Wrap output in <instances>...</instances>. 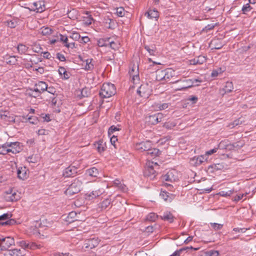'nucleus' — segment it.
<instances>
[{
	"mask_svg": "<svg viewBox=\"0 0 256 256\" xmlns=\"http://www.w3.org/2000/svg\"><path fill=\"white\" fill-rule=\"evenodd\" d=\"M145 49L149 52L150 55L154 56L156 52V47L154 45L144 46Z\"/></svg>",
	"mask_w": 256,
	"mask_h": 256,
	"instance_id": "4c0bfd02",
	"label": "nucleus"
},
{
	"mask_svg": "<svg viewBox=\"0 0 256 256\" xmlns=\"http://www.w3.org/2000/svg\"><path fill=\"white\" fill-rule=\"evenodd\" d=\"M16 223V221L14 219L7 220L4 222L1 223L2 226L8 225L11 226L14 224Z\"/></svg>",
	"mask_w": 256,
	"mask_h": 256,
	"instance_id": "6e6d98bb",
	"label": "nucleus"
},
{
	"mask_svg": "<svg viewBox=\"0 0 256 256\" xmlns=\"http://www.w3.org/2000/svg\"><path fill=\"white\" fill-rule=\"evenodd\" d=\"M48 89V86L45 82H40L36 85V88L34 91L36 92H44Z\"/></svg>",
	"mask_w": 256,
	"mask_h": 256,
	"instance_id": "aec40b11",
	"label": "nucleus"
},
{
	"mask_svg": "<svg viewBox=\"0 0 256 256\" xmlns=\"http://www.w3.org/2000/svg\"><path fill=\"white\" fill-rule=\"evenodd\" d=\"M252 9V8L249 4H246L244 5L242 8L243 14H246L248 12H250Z\"/></svg>",
	"mask_w": 256,
	"mask_h": 256,
	"instance_id": "3c124183",
	"label": "nucleus"
},
{
	"mask_svg": "<svg viewBox=\"0 0 256 256\" xmlns=\"http://www.w3.org/2000/svg\"><path fill=\"white\" fill-rule=\"evenodd\" d=\"M17 50L20 54H25L28 52V47L23 44H19L17 46Z\"/></svg>",
	"mask_w": 256,
	"mask_h": 256,
	"instance_id": "ea45409f",
	"label": "nucleus"
},
{
	"mask_svg": "<svg viewBox=\"0 0 256 256\" xmlns=\"http://www.w3.org/2000/svg\"><path fill=\"white\" fill-rule=\"evenodd\" d=\"M129 74L130 77L132 78L131 81L134 84H136L139 82V72L138 68L132 67L131 70L129 71Z\"/></svg>",
	"mask_w": 256,
	"mask_h": 256,
	"instance_id": "9b49d317",
	"label": "nucleus"
},
{
	"mask_svg": "<svg viewBox=\"0 0 256 256\" xmlns=\"http://www.w3.org/2000/svg\"><path fill=\"white\" fill-rule=\"evenodd\" d=\"M62 104L61 100H58L57 97H54L52 100V104L54 106L58 107Z\"/></svg>",
	"mask_w": 256,
	"mask_h": 256,
	"instance_id": "603ef678",
	"label": "nucleus"
},
{
	"mask_svg": "<svg viewBox=\"0 0 256 256\" xmlns=\"http://www.w3.org/2000/svg\"><path fill=\"white\" fill-rule=\"evenodd\" d=\"M32 50L34 52L39 53L41 52L42 48L39 44H35L32 46Z\"/></svg>",
	"mask_w": 256,
	"mask_h": 256,
	"instance_id": "bf43d9fd",
	"label": "nucleus"
},
{
	"mask_svg": "<svg viewBox=\"0 0 256 256\" xmlns=\"http://www.w3.org/2000/svg\"><path fill=\"white\" fill-rule=\"evenodd\" d=\"M41 247L40 245L36 244L34 242H28V249L35 250L36 248H40Z\"/></svg>",
	"mask_w": 256,
	"mask_h": 256,
	"instance_id": "a18cd8bd",
	"label": "nucleus"
},
{
	"mask_svg": "<svg viewBox=\"0 0 256 256\" xmlns=\"http://www.w3.org/2000/svg\"><path fill=\"white\" fill-rule=\"evenodd\" d=\"M206 62V58L204 56H200L198 57L190 60L191 64H202Z\"/></svg>",
	"mask_w": 256,
	"mask_h": 256,
	"instance_id": "6ab92c4d",
	"label": "nucleus"
},
{
	"mask_svg": "<svg viewBox=\"0 0 256 256\" xmlns=\"http://www.w3.org/2000/svg\"><path fill=\"white\" fill-rule=\"evenodd\" d=\"M105 144L104 143L102 140H99L95 144L97 150L100 153L104 152L106 150Z\"/></svg>",
	"mask_w": 256,
	"mask_h": 256,
	"instance_id": "f704fd0d",
	"label": "nucleus"
},
{
	"mask_svg": "<svg viewBox=\"0 0 256 256\" xmlns=\"http://www.w3.org/2000/svg\"><path fill=\"white\" fill-rule=\"evenodd\" d=\"M178 172L175 170H171L162 176V180L170 182H175L178 180Z\"/></svg>",
	"mask_w": 256,
	"mask_h": 256,
	"instance_id": "0eeeda50",
	"label": "nucleus"
},
{
	"mask_svg": "<svg viewBox=\"0 0 256 256\" xmlns=\"http://www.w3.org/2000/svg\"><path fill=\"white\" fill-rule=\"evenodd\" d=\"M158 218V215L155 213H150L146 217V220L149 222H154Z\"/></svg>",
	"mask_w": 256,
	"mask_h": 256,
	"instance_id": "79ce46f5",
	"label": "nucleus"
},
{
	"mask_svg": "<svg viewBox=\"0 0 256 256\" xmlns=\"http://www.w3.org/2000/svg\"><path fill=\"white\" fill-rule=\"evenodd\" d=\"M16 62V59L15 56H10L6 61V63L10 64H14Z\"/></svg>",
	"mask_w": 256,
	"mask_h": 256,
	"instance_id": "680f3d73",
	"label": "nucleus"
},
{
	"mask_svg": "<svg viewBox=\"0 0 256 256\" xmlns=\"http://www.w3.org/2000/svg\"><path fill=\"white\" fill-rule=\"evenodd\" d=\"M10 152L13 154H16L18 152H19V150H12V149H8L7 148H2V147L0 146V154L4 155V154H7L8 152Z\"/></svg>",
	"mask_w": 256,
	"mask_h": 256,
	"instance_id": "c9c22d12",
	"label": "nucleus"
},
{
	"mask_svg": "<svg viewBox=\"0 0 256 256\" xmlns=\"http://www.w3.org/2000/svg\"><path fill=\"white\" fill-rule=\"evenodd\" d=\"M146 154L150 156L152 158H154L158 156L160 154V152L157 148H150V150H148L146 152Z\"/></svg>",
	"mask_w": 256,
	"mask_h": 256,
	"instance_id": "c756f323",
	"label": "nucleus"
},
{
	"mask_svg": "<svg viewBox=\"0 0 256 256\" xmlns=\"http://www.w3.org/2000/svg\"><path fill=\"white\" fill-rule=\"evenodd\" d=\"M114 184L117 187L124 190V186L120 183V182L118 180H114Z\"/></svg>",
	"mask_w": 256,
	"mask_h": 256,
	"instance_id": "e2e57ef3",
	"label": "nucleus"
},
{
	"mask_svg": "<svg viewBox=\"0 0 256 256\" xmlns=\"http://www.w3.org/2000/svg\"><path fill=\"white\" fill-rule=\"evenodd\" d=\"M168 194H169L166 192L162 191L160 194V196L164 201L170 202L172 198Z\"/></svg>",
	"mask_w": 256,
	"mask_h": 256,
	"instance_id": "37998d69",
	"label": "nucleus"
},
{
	"mask_svg": "<svg viewBox=\"0 0 256 256\" xmlns=\"http://www.w3.org/2000/svg\"><path fill=\"white\" fill-rule=\"evenodd\" d=\"M164 70H158L156 71V80L164 82Z\"/></svg>",
	"mask_w": 256,
	"mask_h": 256,
	"instance_id": "7c9ffc66",
	"label": "nucleus"
},
{
	"mask_svg": "<svg viewBox=\"0 0 256 256\" xmlns=\"http://www.w3.org/2000/svg\"><path fill=\"white\" fill-rule=\"evenodd\" d=\"M224 46L220 40L216 38L212 40L210 43V46L212 49L218 50Z\"/></svg>",
	"mask_w": 256,
	"mask_h": 256,
	"instance_id": "f3484780",
	"label": "nucleus"
},
{
	"mask_svg": "<svg viewBox=\"0 0 256 256\" xmlns=\"http://www.w3.org/2000/svg\"><path fill=\"white\" fill-rule=\"evenodd\" d=\"M28 242H28V241L23 240H20V241L18 242V244L20 246H21L22 248H24L23 250H25L26 249H28Z\"/></svg>",
	"mask_w": 256,
	"mask_h": 256,
	"instance_id": "de8ad7c7",
	"label": "nucleus"
},
{
	"mask_svg": "<svg viewBox=\"0 0 256 256\" xmlns=\"http://www.w3.org/2000/svg\"><path fill=\"white\" fill-rule=\"evenodd\" d=\"M111 202L112 200L110 199H105L100 204L99 207L101 208L102 210H106L107 208H108L110 206H112Z\"/></svg>",
	"mask_w": 256,
	"mask_h": 256,
	"instance_id": "a878e982",
	"label": "nucleus"
},
{
	"mask_svg": "<svg viewBox=\"0 0 256 256\" xmlns=\"http://www.w3.org/2000/svg\"><path fill=\"white\" fill-rule=\"evenodd\" d=\"M17 174L18 178L22 180H25L28 177L26 168L25 167L19 168L18 170Z\"/></svg>",
	"mask_w": 256,
	"mask_h": 256,
	"instance_id": "393cba45",
	"label": "nucleus"
},
{
	"mask_svg": "<svg viewBox=\"0 0 256 256\" xmlns=\"http://www.w3.org/2000/svg\"><path fill=\"white\" fill-rule=\"evenodd\" d=\"M232 144L234 145V150H236V149L238 150V149L240 148H242V146H243L244 145V142L242 141H239V142L233 143Z\"/></svg>",
	"mask_w": 256,
	"mask_h": 256,
	"instance_id": "13d9d810",
	"label": "nucleus"
},
{
	"mask_svg": "<svg viewBox=\"0 0 256 256\" xmlns=\"http://www.w3.org/2000/svg\"><path fill=\"white\" fill-rule=\"evenodd\" d=\"M82 184V182L78 180H74V182L65 191L66 194L69 196H71L74 194H78L80 190Z\"/></svg>",
	"mask_w": 256,
	"mask_h": 256,
	"instance_id": "f03ea898",
	"label": "nucleus"
},
{
	"mask_svg": "<svg viewBox=\"0 0 256 256\" xmlns=\"http://www.w3.org/2000/svg\"><path fill=\"white\" fill-rule=\"evenodd\" d=\"M116 94V88L114 84L106 82L104 83L100 92V96H114Z\"/></svg>",
	"mask_w": 256,
	"mask_h": 256,
	"instance_id": "f257e3e1",
	"label": "nucleus"
},
{
	"mask_svg": "<svg viewBox=\"0 0 256 256\" xmlns=\"http://www.w3.org/2000/svg\"><path fill=\"white\" fill-rule=\"evenodd\" d=\"M145 15L150 18H156L159 16L158 12L156 9L148 10L145 14Z\"/></svg>",
	"mask_w": 256,
	"mask_h": 256,
	"instance_id": "c85d7f7f",
	"label": "nucleus"
},
{
	"mask_svg": "<svg viewBox=\"0 0 256 256\" xmlns=\"http://www.w3.org/2000/svg\"><path fill=\"white\" fill-rule=\"evenodd\" d=\"M211 226L215 230H217L222 228L223 226L222 224H220L217 223H210Z\"/></svg>",
	"mask_w": 256,
	"mask_h": 256,
	"instance_id": "5fc2aeb1",
	"label": "nucleus"
},
{
	"mask_svg": "<svg viewBox=\"0 0 256 256\" xmlns=\"http://www.w3.org/2000/svg\"><path fill=\"white\" fill-rule=\"evenodd\" d=\"M234 190H230L228 192H225L224 191H222L220 192V196H230L234 192Z\"/></svg>",
	"mask_w": 256,
	"mask_h": 256,
	"instance_id": "0e129e2a",
	"label": "nucleus"
},
{
	"mask_svg": "<svg viewBox=\"0 0 256 256\" xmlns=\"http://www.w3.org/2000/svg\"><path fill=\"white\" fill-rule=\"evenodd\" d=\"M86 174L92 177H96L98 174V169L94 167L86 170Z\"/></svg>",
	"mask_w": 256,
	"mask_h": 256,
	"instance_id": "72a5a7b5",
	"label": "nucleus"
},
{
	"mask_svg": "<svg viewBox=\"0 0 256 256\" xmlns=\"http://www.w3.org/2000/svg\"><path fill=\"white\" fill-rule=\"evenodd\" d=\"M241 123L242 121H240V119H238L235 120L232 123L230 124L228 126L230 127L231 128H233L235 126H238Z\"/></svg>",
	"mask_w": 256,
	"mask_h": 256,
	"instance_id": "774afa93",
	"label": "nucleus"
},
{
	"mask_svg": "<svg viewBox=\"0 0 256 256\" xmlns=\"http://www.w3.org/2000/svg\"><path fill=\"white\" fill-rule=\"evenodd\" d=\"M234 86L232 82H226L224 87L220 90V94L224 96L232 92Z\"/></svg>",
	"mask_w": 256,
	"mask_h": 256,
	"instance_id": "f8f14e48",
	"label": "nucleus"
},
{
	"mask_svg": "<svg viewBox=\"0 0 256 256\" xmlns=\"http://www.w3.org/2000/svg\"><path fill=\"white\" fill-rule=\"evenodd\" d=\"M174 71L171 68L164 70V82H167L170 81V78L174 75Z\"/></svg>",
	"mask_w": 256,
	"mask_h": 256,
	"instance_id": "4be33fe9",
	"label": "nucleus"
},
{
	"mask_svg": "<svg viewBox=\"0 0 256 256\" xmlns=\"http://www.w3.org/2000/svg\"><path fill=\"white\" fill-rule=\"evenodd\" d=\"M77 173V168L74 166H69L66 168L64 172L63 176L64 177L74 176Z\"/></svg>",
	"mask_w": 256,
	"mask_h": 256,
	"instance_id": "ddd939ff",
	"label": "nucleus"
},
{
	"mask_svg": "<svg viewBox=\"0 0 256 256\" xmlns=\"http://www.w3.org/2000/svg\"><path fill=\"white\" fill-rule=\"evenodd\" d=\"M4 198L6 202H16L20 198L16 190L12 188H9L4 192Z\"/></svg>",
	"mask_w": 256,
	"mask_h": 256,
	"instance_id": "39448f33",
	"label": "nucleus"
},
{
	"mask_svg": "<svg viewBox=\"0 0 256 256\" xmlns=\"http://www.w3.org/2000/svg\"><path fill=\"white\" fill-rule=\"evenodd\" d=\"M202 81L200 79H187L183 81L179 82L180 83V86L176 88V90H184L192 86H198V83L202 82Z\"/></svg>",
	"mask_w": 256,
	"mask_h": 256,
	"instance_id": "7ed1b4c3",
	"label": "nucleus"
},
{
	"mask_svg": "<svg viewBox=\"0 0 256 256\" xmlns=\"http://www.w3.org/2000/svg\"><path fill=\"white\" fill-rule=\"evenodd\" d=\"M110 38H100L98 41V44L99 46H106L108 45Z\"/></svg>",
	"mask_w": 256,
	"mask_h": 256,
	"instance_id": "58836bf2",
	"label": "nucleus"
},
{
	"mask_svg": "<svg viewBox=\"0 0 256 256\" xmlns=\"http://www.w3.org/2000/svg\"><path fill=\"white\" fill-rule=\"evenodd\" d=\"M214 27V24H208L204 28H203L202 31L206 32H208L209 30H212Z\"/></svg>",
	"mask_w": 256,
	"mask_h": 256,
	"instance_id": "338daca9",
	"label": "nucleus"
},
{
	"mask_svg": "<svg viewBox=\"0 0 256 256\" xmlns=\"http://www.w3.org/2000/svg\"><path fill=\"white\" fill-rule=\"evenodd\" d=\"M19 22L20 20L18 18H14L10 20H7L6 22L9 28H15L18 25Z\"/></svg>",
	"mask_w": 256,
	"mask_h": 256,
	"instance_id": "473e14b6",
	"label": "nucleus"
},
{
	"mask_svg": "<svg viewBox=\"0 0 256 256\" xmlns=\"http://www.w3.org/2000/svg\"><path fill=\"white\" fill-rule=\"evenodd\" d=\"M102 194V192L98 190H93L89 194L87 193L86 194V198H88L89 200H90L98 197L100 194Z\"/></svg>",
	"mask_w": 256,
	"mask_h": 256,
	"instance_id": "b1692460",
	"label": "nucleus"
},
{
	"mask_svg": "<svg viewBox=\"0 0 256 256\" xmlns=\"http://www.w3.org/2000/svg\"><path fill=\"white\" fill-rule=\"evenodd\" d=\"M206 160L204 156H200L197 157H194L190 160V162L192 164L197 166L201 164Z\"/></svg>",
	"mask_w": 256,
	"mask_h": 256,
	"instance_id": "a211bd4d",
	"label": "nucleus"
},
{
	"mask_svg": "<svg viewBox=\"0 0 256 256\" xmlns=\"http://www.w3.org/2000/svg\"><path fill=\"white\" fill-rule=\"evenodd\" d=\"M26 254L24 250L14 248L8 251L6 255L8 256H24Z\"/></svg>",
	"mask_w": 256,
	"mask_h": 256,
	"instance_id": "dca6fc26",
	"label": "nucleus"
},
{
	"mask_svg": "<svg viewBox=\"0 0 256 256\" xmlns=\"http://www.w3.org/2000/svg\"><path fill=\"white\" fill-rule=\"evenodd\" d=\"M68 17L71 20H76L78 18V12L76 9H72L68 12Z\"/></svg>",
	"mask_w": 256,
	"mask_h": 256,
	"instance_id": "2f4dec72",
	"label": "nucleus"
},
{
	"mask_svg": "<svg viewBox=\"0 0 256 256\" xmlns=\"http://www.w3.org/2000/svg\"><path fill=\"white\" fill-rule=\"evenodd\" d=\"M120 129L114 126H112L108 130V134L110 136L115 131H118Z\"/></svg>",
	"mask_w": 256,
	"mask_h": 256,
	"instance_id": "4d7b16f0",
	"label": "nucleus"
},
{
	"mask_svg": "<svg viewBox=\"0 0 256 256\" xmlns=\"http://www.w3.org/2000/svg\"><path fill=\"white\" fill-rule=\"evenodd\" d=\"M154 166H158L156 162L154 163L150 161L147 162L144 172V176L150 178H154L156 171L154 170Z\"/></svg>",
	"mask_w": 256,
	"mask_h": 256,
	"instance_id": "20e7f679",
	"label": "nucleus"
},
{
	"mask_svg": "<svg viewBox=\"0 0 256 256\" xmlns=\"http://www.w3.org/2000/svg\"><path fill=\"white\" fill-rule=\"evenodd\" d=\"M114 26L115 23L114 20L110 18H108L106 20V21L104 22L105 27L110 29H113L114 28Z\"/></svg>",
	"mask_w": 256,
	"mask_h": 256,
	"instance_id": "e433bc0d",
	"label": "nucleus"
},
{
	"mask_svg": "<svg viewBox=\"0 0 256 256\" xmlns=\"http://www.w3.org/2000/svg\"><path fill=\"white\" fill-rule=\"evenodd\" d=\"M77 214L75 212H70L65 219L68 224L70 223L80 222V220L76 218Z\"/></svg>",
	"mask_w": 256,
	"mask_h": 256,
	"instance_id": "4468645a",
	"label": "nucleus"
},
{
	"mask_svg": "<svg viewBox=\"0 0 256 256\" xmlns=\"http://www.w3.org/2000/svg\"><path fill=\"white\" fill-rule=\"evenodd\" d=\"M12 216V215L8 213L4 214L2 216H0V225L1 223L4 222V220H6Z\"/></svg>",
	"mask_w": 256,
	"mask_h": 256,
	"instance_id": "49530a36",
	"label": "nucleus"
},
{
	"mask_svg": "<svg viewBox=\"0 0 256 256\" xmlns=\"http://www.w3.org/2000/svg\"><path fill=\"white\" fill-rule=\"evenodd\" d=\"M116 14L118 16L120 17L124 16L125 14L124 8L122 7L117 8L116 10Z\"/></svg>",
	"mask_w": 256,
	"mask_h": 256,
	"instance_id": "09e8293b",
	"label": "nucleus"
},
{
	"mask_svg": "<svg viewBox=\"0 0 256 256\" xmlns=\"http://www.w3.org/2000/svg\"><path fill=\"white\" fill-rule=\"evenodd\" d=\"M0 242H2V246H1L2 250H8L10 246L14 244V239L11 237H6L4 238H0Z\"/></svg>",
	"mask_w": 256,
	"mask_h": 256,
	"instance_id": "6e6552de",
	"label": "nucleus"
},
{
	"mask_svg": "<svg viewBox=\"0 0 256 256\" xmlns=\"http://www.w3.org/2000/svg\"><path fill=\"white\" fill-rule=\"evenodd\" d=\"M20 145V142H6L2 146V147L6 148H11L10 149H12V150H20V148L18 147Z\"/></svg>",
	"mask_w": 256,
	"mask_h": 256,
	"instance_id": "5701e85b",
	"label": "nucleus"
},
{
	"mask_svg": "<svg viewBox=\"0 0 256 256\" xmlns=\"http://www.w3.org/2000/svg\"><path fill=\"white\" fill-rule=\"evenodd\" d=\"M160 218L163 220H167L170 222H172L174 221V217L170 212H164L162 216H160Z\"/></svg>",
	"mask_w": 256,
	"mask_h": 256,
	"instance_id": "cd10ccee",
	"label": "nucleus"
},
{
	"mask_svg": "<svg viewBox=\"0 0 256 256\" xmlns=\"http://www.w3.org/2000/svg\"><path fill=\"white\" fill-rule=\"evenodd\" d=\"M100 242L98 238L94 237L85 240L83 248L85 250H88L96 247Z\"/></svg>",
	"mask_w": 256,
	"mask_h": 256,
	"instance_id": "423d86ee",
	"label": "nucleus"
},
{
	"mask_svg": "<svg viewBox=\"0 0 256 256\" xmlns=\"http://www.w3.org/2000/svg\"><path fill=\"white\" fill-rule=\"evenodd\" d=\"M163 118L164 115L162 113H158L157 114L150 116V118L154 120V122H152V124H154L160 122L162 120Z\"/></svg>",
	"mask_w": 256,
	"mask_h": 256,
	"instance_id": "bb28decb",
	"label": "nucleus"
},
{
	"mask_svg": "<svg viewBox=\"0 0 256 256\" xmlns=\"http://www.w3.org/2000/svg\"><path fill=\"white\" fill-rule=\"evenodd\" d=\"M58 73L60 75L62 76L64 75V79H68L69 78V76L67 72L66 71L64 68L60 66L58 69Z\"/></svg>",
	"mask_w": 256,
	"mask_h": 256,
	"instance_id": "c03bdc74",
	"label": "nucleus"
},
{
	"mask_svg": "<svg viewBox=\"0 0 256 256\" xmlns=\"http://www.w3.org/2000/svg\"><path fill=\"white\" fill-rule=\"evenodd\" d=\"M70 38L74 40H80V35L79 33L77 32H73L71 34Z\"/></svg>",
	"mask_w": 256,
	"mask_h": 256,
	"instance_id": "8fccbe9b",
	"label": "nucleus"
},
{
	"mask_svg": "<svg viewBox=\"0 0 256 256\" xmlns=\"http://www.w3.org/2000/svg\"><path fill=\"white\" fill-rule=\"evenodd\" d=\"M222 72V69L221 68H218L217 70H214L211 76L212 77H216L218 76L219 74H220Z\"/></svg>",
	"mask_w": 256,
	"mask_h": 256,
	"instance_id": "69168bd1",
	"label": "nucleus"
},
{
	"mask_svg": "<svg viewBox=\"0 0 256 256\" xmlns=\"http://www.w3.org/2000/svg\"><path fill=\"white\" fill-rule=\"evenodd\" d=\"M164 126L168 129H170L176 126V124L174 122H166L164 124Z\"/></svg>",
	"mask_w": 256,
	"mask_h": 256,
	"instance_id": "052dcab7",
	"label": "nucleus"
},
{
	"mask_svg": "<svg viewBox=\"0 0 256 256\" xmlns=\"http://www.w3.org/2000/svg\"><path fill=\"white\" fill-rule=\"evenodd\" d=\"M94 60L92 58H88L83 60L82 64L84 66V68L86 70H92L94 68Z\"/></svg>",
	"mask_w": 256,
	"mask_h": 256,
	"instance_id": "2eb2a0df",
	"label": "nucleus"
},
{
	"mask_svg": "<svg viewBox=\"0 0 256 256\" xmlns=\"http://www.w3.org/2000/svg\"><path fill=\"white\" fill-rule=\"evenodd\" d=\"M218 147L221 149H226L228 150H234V145L232 144H228L226 140L222 141L218 144Z\"/></svg>",
	"mask_w": 256,
	"mask_h": 256,
	"instance_id": "412c9836",
	"label": "nucleus"
},
{
	"mask_svg": "<svg viewBox=\"0 0 256 256\" xmlns=\"http://www.w3.org/2000/svg\"><path fill=\"white\" fill-rule=\"evenodd\" d=\"M152 143L150 141H144L136 144V148L141 152L146 151L147 152L150 148H152Z\"/></svg>",
	"mask_w": 256,
	"mask_h": 256,
	"instance_id": "1a4fd4ad",
	"label": "nucleus"
},
{
	"mask_svg": "<svg viewBox=\"0 0 256 256\" xmlns=\"http://www.w3.org/2000/svg\"><path fill=\"white\" fill-rule=\"evenodd\" d=\"M41 33L43 36H49L52 33V30L48 27H42L40 29Z\"/></svg>",
	"mask_w": 256,
	"mask_h": 256,
	"instance_id": "a19ab883",
	"label": "nucleus"
},
{
	"mask_svg": "<svg viewBox=\"0 0 256 256\" xmlns=\"http://www.w3.org/2000/svg\"><path fill=\"white\" fill-rule=\"evenodd\" d=\"M15 117L13 114H10L8 111L0 112V118L1 119L7 122H15Z\"/></svg>",
	"mask_w": 256,
	"mask_h": 256,
	"instance_id": "9d476101",
	"label": "nucleus"
},
{
	"mask_svg": "<svg viewBox=\"0 0 256 256\" xmlns=\"http://www.w3.org/2000/svg\"><path fill=\"white\" fill-rule=\"evenodd\" d=\"M28 122L32 124H37L38 122V118L36 116H29L28 118Z\"/></svg>",
	"mask_w": 256,
	"mask_h": 256,
	"instance_id": "864d4df0",
	"label": "nucleus"
}]
</instances>
